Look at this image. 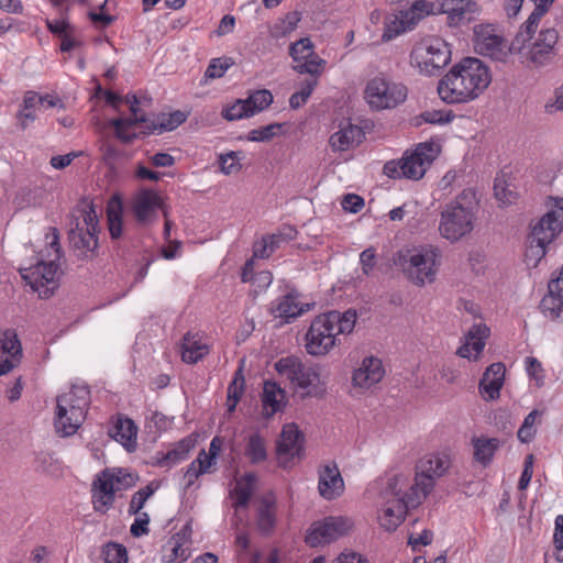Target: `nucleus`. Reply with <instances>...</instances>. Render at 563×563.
<instances>
[{
    "label": "nucleus",
    "mask_w": 563,
    "mask_h": 563,
    "mask_svg": "<svg viewBox=\"0 0 563 563\" xmlns=\"http://www.w3.org/2000/svg\"><path fill=\"white\" fill-rule=\"evenodd\" d=\"M490 334L489 328L485 323L474 324L465 334V342L457 350V355L464 358L472 357V351L474 352V360H477L478 355L483 352L486 340Z\"/></svg>",
    "instance_id": "393cba45"
},
{
    "label": "nucleus",
    "mask_w": 563,
    "mask_h": 563,
    "mask_svg": "<svg viewBox=\"0 0 563 563\" xmlns=\"http://www.w3.org/2000/svg\"><path fill=\"white\" fill-rule=\"evenodd\" d=\"M317 79H306L299 91L292 93L289 98V106L291 109H299L302 107L311 96L312 91L317 87Z\"/></svg>",
    "instance_id": "de8ad7c7"
},
{
    "label": "nucleus",
    "mask_w": 563,
    "mask_h": 563,
    "mask_svg": "<svg viewBox=\"0 0 563 563\" xmlns=\"http://www.w3.org/2000/svg\"><path fill=\"white\" fill-rule=\"evenodd\" d=\"M529 245L526 250V261L528 265L536 267L542 257L547 254V246L543 243L532 242V239L528 238Z\"/></svg>",
    "instance_id": "13d9d810"
},
{
    "label": "nucleus",
    "mask_w": 563,
    "mask_h": 563,
    "mask_svg": "<svg viewBox=\"0 0 563 563\" xmlns=\"http://www.w3.org/2000/svg\"><path fill=\"white\" fill-rule=\"evenodd\" d=\"M451 466L450 455L438 452L424 455L416 466L415 484L410 486L412 493H418L424 499L432 490L434 482L446 474Z\"/></svg>",
    "instance_id": "1a4fd4ad"
},
{
    "label": "nucleus",
    "mask_w": 563,
    "mask_h": 563,
    "mask_svg": "<svg viewBox=\"0 0 563 563\" xmlns=\"http://www.w3.org/2000/svg\"><path fill=\"white\" fill-rule=\"evenodd\" d=\"M194 445L195 442L190 438H185L178 441L174 448L168 450L166 453L157 452L153 457V465L169 470L179 462L186 460Z\"/></svg>",
    "instance_id": "c85d7f7f"
},
{
    "label": "nucleus",
    "mask_w": 563,
    "mask_h": 563,
    "mask_svg": "<svg viewBox=\"0 0 563 563\" xmlns=\"http://www.w3.org/2000/svg\"><path fill=\"white\" fill-rule=\"evenodd\" d=\"M100 152L102 162L111 172H114L120 164L129 159L125 151L120 150L108 141L101 144Z\"/></svg>",
    "instance_id": "ea45409f"
},
{
    "label": "nucleus",
    "mask_w": 563,
    "mask_h": 563,
    "mask_svg": "<svg viewBox=\"0 0 563 563\" xmlns=\"http://www.w3.org/2000/svg\"><path fill=\"white\" fill-rule=\"evenodd\" d=\"M424 147H418L411 155H404L398 161H389L385 163L383 172L393 179L408 178L419 179L424 173Z\"/></svg>",
    "instance_id": "f3484780"
},
{
    "label": "nucleus",
    "mask_w": 563,
    "mask_h": 563,
    "mask_svg": "<svg viewBox=\"0 0 563 563\" xmlns=\"http://www.w3.org/2000/svg\"><path fill=\"white\" fill-rule=\"evenodd\" d=\"M375 250L373 247L365 249L360 254V263L364 275H369L375 266Z\"/></svg>",
    "instance_id": "e2e57ef3"
},
{
    "label": "nucleus",
    "mask_w": 563,
    "mask_h": 563,
    "mask_svg": "<svg viewBox=\"0 0 563 563\" xmlns=\"http://www.w3.org/2000/svg\"><path fill=\"white\" fill-rule=\"evenodd\" d=\"M245 454L253 464L264 462L267 459L265 440L258 433L250 435Z\"/></svg>",
    "instance_id": "79ce46f5"
},
{
    "label": "nucleus",
    "mask_w": 563,
    "mask_h": 563,
    "mask_svg": "<svg viewBox=\"0 0 563 563\" xmlns=\"http://www.w3.org/2000/svg\"><path fill=\"white\" fill-rule=\"evenodd\" d=\"M505 365L500 362L490 364L479 382V393L485 400H495L500 396L505 380Z\"/></svg>",
    "instance_id": "5701e85b"
},
{
    "label": "nucleus",
    "mask_w": 563,
    "mask_h": 563,
    "mask_svg": "<svg viewBox=\"0 0 563 563\" xmlns=\"http://www.w3.org/2000/svg\"><path fill=\"white\" fill-rule=\"evenodd\" d=\"M68 223V239L73 247L82 256H88L98 246L99 221L93 205L77 210Z\"/></svg>",
    "instance_id": "0eeeda50"
},
{
    "label": "nucleus",
    "mask_w": 563,
    "mask_h": 563,
    "mask_svg": "<svg viewBox=\"0 0 563 563\" xmlns=\"http://www.w3.org/2000/svg\"><path fill=\"white\" fill-rule=\"evenodd\" d=\"M384 373L379 358L374 356L365 357L361 365L353 372V387L368 389L382 380Z\"/></svg>",
    "instance_id": "412c9836"
},
{
    "label": "nucleus",
    "mask_w": 563,
    "mask_h": 563,
    "mask_svg": "<svg viewBox=\"0 0 563 563\" xmlns=\"http://www.w3.org/2000/svg\"><path fill=\"white\" fill-rule=\"evenodd\" d=\"M109 232L112 239H118L122 234V210L119 201L110 205L108 208Z\"/></svg>",
    "instance_id": "8fccbe9b"
},
{
    "label": "nucleus",
    "mask_w": 563,
    "mask_h": 563,
    "mask_svg": "<svg viewBox=\"0 0 563 563\" xmlns=\"http://www.w3.org/2000/svg\"><path fill=\"white\" fill-rule=\"evenodd\" d=\"M221 172L225 175H232L241 169L240 157L236 152L221 154L219 157Z\"/></svg>",
    "instance_id": "bf43d9fd"
},
{
    "label": "nucleus",
    "mask_w": 563,
    "mask_h": 563,
    "mask_svg": "<svg viewBox=\"0 0 563 563\" xmlns=\"http://www.w3.org/2000/svg\"><path fill=\"white\" fill-rule=\"evenodd\" d=\"M438 251L432 246L402 249L397 253L395 264L415 286L432 284L438 273Z\"/></svg>",
    "instance_id": "423d86ee"
},
{
    "label": "nucleus",
    "mask_w": 563,
    "mask_h": 563,
    "mask_svg": "<svg viewBox=\"0 0 563 563\" xmlns=\"http://www.w3.org/2000/svg\"><path fill=\"white\" fill-rule=\"evenodd\" d=\"M156 488L157 487H154L153 483H151L134 493L129 505V514L137 515L144 507L146 500L155 493Z\"/></svg>",
    "instance_id": "864d4df0"
},
{
    "label": "nucleus",
    "mask_w": 563,
    "mask_h": 563,
    "mask_svg": "<svg viewBox=\"0 0 563 563\" xmlns=\"http://www.w3.org/2000/svg\"><path fill=\"white\" fill-rule=\"evenodd\" d=\"M451 60L449 44L439 37H429L420 41L410 53V64L419 73L432 76Z\"/></svg>",
    "instance_id": "6e6552de"
},
{
    "label": "nucleus",
    "mask_w": 563,
    "mask_h": 563,
    "mask_svg": "<svg viewBox=\"0 0 563 563\" xmlns=\"http://www.w3.org/2000/svg\"><path fill=\"white\" fill-rule=\"evenodd\" d=\"M356 312L329 311L316 317L306 334V350L313 356L328 354L338 343V335L351 333L355 327Z\"/></svg>",
    "instance_id": "f03ea898"
},
{
    "label": "nucleus",
    "mask_w": 563,
    "mask_h": 563,
    "mask_svg": "<svg viewBox=\"0 0 563 563\" xmlns=\"http://www.w3.org/2000/svg\"><path fill=\"white\" fill-rule=\"evenodd\" d=\"M136 123H144V128L150 124V118L144 113H137L131 118H115L109 121V124L114 129L115 136L125 144L133 142L136 134L129 132V129L134 126Z\"/></svg>",
    "instance_id": "72a5a7b5"
},
{
    "label": "nucleus",
    "mask_w": 563,
    "mask_h": 563,
    "mask_svg": "<svg viewBox=\"0 0 563 563\" xmlns=\"http://www.w3.org/2000/svg\"><path fill=\"white\" fill-rule=\"evenodd\" d=\"M477 212L476 192L471 188L464 189L442 208L438 228L440 235L451 243L461 241L474 230Z\"/></svg>",
    "instance_id": "7ed1b4c3"
},
{
    "label": "nucleus",
    "mask_w": 563,
    "mask_h": 563,
    "mask_svg": "<svg viewBox=\"0 0 563 563\" xmlns=\"http://www.w3.org/2000/svg\"><path fill=\"white\" fill-rule=\"evenodd\" d=\"M163 561L166 563L184 562L189 558L187 548L183 547L178 534L173 536L163 548Z\"/></svg>",
    "instance_id": "a19ab883"
},
{
    "label": "nucleus",
    "mask_w": 563,
    "mask_h": 563,
    "mask_svg": "<svg viewBox=\"0 0 563 563\" xmlns=\"http://www.w3.org/2000/svg\"><path fill=\"white\" fill-rule=\"evenodd\" d=\"M327 65L325 59L321 58L317 53L311 55L308 54L300 62H295L292 69L298 74H307L310 76L309 79H317L321 76Z\"/></svg>",
    "instance_id": "58836bf2"
},
{
    "label": "nucleus",
    "mask_w": 563,
    "mask_h": 563,
    "mask_svg": "<svg viewBox=\"0 0 563 563\" xmlns=\"http://www.w3.org/2000/svg\"><path fill=\"white\" fill-rule=\"evenodd\" d=\"M161 203V197L156 191L152 189L137 191L132 201V210L136 221L143 225L150 223Z\"/></svg>",
    "instance_id": "4be33fe9"
},
{
    "label": "nucleus",
    "mask_w": 563,
    "mask_h": 563,
    "mask_svg": "<svg viewBox=\"0 0 563 563\" xmlns=\"http://www.w3.org/2000/svg\"><path fill=\"white\" fill-rule=\"evenodd\" d=\"M555 209L548 211L531 227L529 239L549 245L559 235L563 225V198L555 199Z\"/></svg>",
    "instance_id": "dca6fc26"
},
{
    "label": "nucleus",
    "mask_w": 563,
    "mask_h": 563,
    "mask_svg": "<svg viewBox=\"0 0 563 563\" xmlns=\"http://www.w3.org/2000/svg\"><path fill=\"white\" fill-rule=\"evenodd\" d=\"M80 154V152H70L65 155H56L51 158L49 164L55 169H64L65 167L69 166L73 161Z\"/></svg>",
    "instance_id": "69168bd1"
},
{
    "label": "nucleus",
    "mask_w": 563,
    "mask_h": 563,
    "mask_svg": "<svg viewBox=\"0 0 563 563\" xmlns=\"http://www.w3.org/2000/svg\"><path fill=\"white\" fill-rule=\"evenodd\" d=\"M210 352L209 345L202 341L199 332L188 331L183 336L181 360L187 364H196Z\"/></svg>",
    "instance_id": "bb28decb"
},
{
    "label": "nucleus",
    "mask_w": 563,
    "mask_h": 563,
    "mask_svg": "<svg viewBox=\"0 0 563 563\" xmlns=\"http://www.w3.org/2000/svg\"><path fill=\"white\" fill-rule=\"evenodd\" d=\"M277 373L301 389H313L318 394L320 384V374L313 366L305 365L297 356L290 355L282 357L275 363Z\"/></svg>",
    "instance_id": "f8f14e48"
},
{
    "label": "nucleus",
    "mask_w": 563,
    "mask_h": 563,
    "mask_svg": "<svg viewBox=\"0 0 563 563\" xmlns=\"http://www.w3.org/2000/svg\"><path fill=\"white\" fill-rule=\"evenodd\" d=\"M539 308L545 318L556 320L563 313V297L547 294L541 299Z\"/></svg>",
    "instance_id": "c03bdc74"
},
{
    "label": "nucleus",
    "mask_w": 563,
    "mask_h": 563,
    "mask_svg": "<svg viewBox=\"0 0 563 563\" xmlns=\"http://www.w3.org/2000/svg\"><path fill=\"white\" fill-rule=\"evenodd\" d=\"M363 136L360 126L347 123L330 136L329 143L333 151L343 152L357 145Z\"/></svg>",
    "instance_id": "c756f323"
},
{
    "label": "nucleus",
    "mask_w": 563,
    "mask_h": 563,
    "mask_svg": "<svg viewBox=\"0 0 563 563\" xmlns=\"http://www.w3.org/2000/svg\"><path fill=\"white\" fill-rule=\"evenodd\" d=\"M466 5L467 2L464 0H441L438 3V12L446 14L449 25L457 26L472 19V16L464 15L463 8Z\"/></svg>",
    "instance_id": "e433bc0d"
},
{
    "label": "nucleus",
    "mask_w": 563,
    "mask_h": 563,
    "mask_svg": "<svg viewBox=\"0 0 563 563\" xmlns=\"http://www.w3.org/2000/svg\"><path fill=\"white\" fill-rule=\"evenodd\" d=\"M256 475L254 473H246L236 481L234 488L230 492V497L233 499L232 506L235 509L247 506L256 483Z\"/></svg>",
    "instance_id": "f704fd0d"
},
{
    "label": "nucleus",
    "mask_w": 563,
    "mask_h": 563,
    "mask_svg": "<svg viewBox=\"0 0 563 563\" xmlns=\"http://www.w3.org/2000/svg\"><path fill=\"white\" fill-rule=\"evenodd\" d=\"M104 563H128L126 549L119 543L109 542L103 548Z\"/></svg>",
    "instance_id": "5fc2aeb1"
},
{
    "label": "nucleus",
    "mask_w": 563,
    "mask_h": 563,
    "mask_svg": "<svg viewBox=\"0 0 563 563\" xmlns=\"http://www.w3.org/2000/svg\"><path fill=\"white\" fill-rule=\"evenodd\" d=\"M327 65L325 59L321 58L317 53L311 55L308 54L300 62H295L292 69L298 74H307L310 76L309 79H317L321 76Z\"/></svg>",
    "instance_id": "4c0bfd02"
},
{
    "label": "nucleus",
    "mask_w": 563,
    "mask_h": 563,
    "mask_svg": "<svg viewBox=\"0 0 563 563\" xmlns=\"http://www.w3.org/2000/svg\"><path fill=\"white\" fill-rule=\"evenodd\" d=\"M276 522L275 507L267 500L262 501L257 511V528L263 533H269Z\"/></svg>",
    "instance_id": "37998d69"
},
{
    "label": "nucleus",
    "mask_w": 563,
    "mask_h": 563,
    "mask_svg": "<svg viewBox=\"0 0 563 563\" xmlns=\"http://www.w3.org/2000/svg\"><path fill=\"white\" fill-rule=\"evenodd\" d=\"M489 68L476 57L463 58L438 82V95L448 104L467 103L477 99L489 86Z\"/></svg>",
    "instance_id": "f257e3e1"
},
{
    "label": "nucleus",
    "mask_w": 563,
    "mask_h": 563,
    "mask_svg": "<svg viewBox=\"0 0 563 563\" xmlns=\"http://www.w3.org/2000/svg\"><path fill=\"white\" fill-rule=\"evenodd\" d=\"M109 435L120 442L129 452L136 448L137 427L130 418L118 417L109 430Z\"/></svg>",
    "instance_id": "cd10ccee"
},
{
    "label": "nucleus",
    "mask_w": 563,
    "mask_h": 563,
    "mask_svg": "<svg viewBox=\"0 0 563 563\" xmlns=\"http://www.w3.org/2000/svg\"><path fill=\"white\" fill-rule=\"evenodd\" d=\"M537 29L538 26L530 25L529 22L526 21L510 43V52H522L525 44L533 40Z\"/></svg>",
    "instance_id": "09e8293b"
},
{
    "label": "nucleus",
    "mask_w": 563,
    "mask_h": 563,
    "mask_svg": "<svg viewBox=\"0 0 563 563\" xmlns=\"http://www.w3.org/2000/svg\"><path fill=\"white\" fill-rule=\"evenodd\" d=\"M407 12H410L411 16H415L417 23L426 14L433 12V4L426 0H417Z\"/></svg>",
    "instance_id": "052dcab7"
},
{
    "label": "nucleus",
    "mask_w": 563,
    "mask_h": 563,
    "mask_svg": "<svg viewBox=\"0 0 563 563\" xmlns=\"http://www.w3.org/2000/svg\"><path fill=\"white\" fill-rule=\"evenodd\" d=\"M273 95L267 89L256 90L252 92L246 99L249 108L252 110V117L266 108L273 102Z\"/></svg>",
    "instance_id": "a18cd8bd"
},
{
    "label": "nucleus",
    "mask_w": 563,
    "mask_h": 563,
    "mask_svg": "<svg viewBox=\"0 0 563 563\" xmlns=\"http://www.w3.org/2000/svg\"><path fill=\"white\" fill-rule=\"evenodd\" d=\"M308 54H310V56L316 54L314 45L309 37H302L291 43L289 46V55L294 63L302 60Z\"/></svg>",
    "instance_id": "603ef678"
},
{
    "label": "nucleus",
    "mask_w": 563,
    "mask_h": 563,
    "mask_svg": "<svg viewBox=\"0 0 563 563\" xmlns=\"http://www.w3.org/2000/svg\"><path fill=\"white\" fill-rule=\"evenodd\" d=\"M46 242L51 251L49 261H40L35 265L21 271L22 278L32 288L38 292L41 298L51 297L57 288L58 265L60 258L59 233L56 228H49L46 234Z\"/></svg>",
    "instance_id": "20e7f679"
},
{
    "label": "nucleus",
    "mask_w": 563,
    "mask_h": 563,
    "mask_svg": "<svg viewBox=\"0 0 563 563\" xmlns=\"http://www.w3.org/2000/svg\"><path fill=\"white\" fill-rule=\"evenodd\" d=\"M232 65L230 58H213L205 71V80L217 79L224 76L225 71Z\"/></svg>",
    "instance_id": "6e6d98bb"
},
{
    "label": "nucleus",
    "mask_w": 563,
    "mask_h": 563,
    "mask_svg": "<svg viewBox=\"0 0 563 563\" xmlns=\"http://www.w3.org/2000/svg\"><path fill=\"white\" fill-rule=\"evenodd\" d=\"M312 305L300 303L299 295L290 291L271 303L269 311L275 318L282 319L284 322L289 323L306 311H309Z\"/></svg>",
    "instance_id": "aec40b11"
},
{
    "label": "nucleus",
    "mask_w": 563,
    "mask_h": 563,
    "mask_svg": "<svg viewBox=\"0 0 563 563\" xmlns=\"http://www.w3.org/2000/svg\"><path fill=\"white\" fill-rule=\"evenodd\" d=\"M282 128L279 123H272L266 126L254 129L249 133V140L252 142H267L271 141Z\"/></svg>",
    "instance_id": "4d7b16f0"
},
{
    "label": "nucleus",
    "mask_w": 563,
    "mask_h": 563,
    "mask_svg": "<svg viewBox=\"0 0 563 563\" xmlns=\"http://www.w3.org/2000/svg\"><path fill=\"white\" fill-rule=\"evenodd\" d=\"M284 398V391L274 382H265L262 396L263 415L271 418L280 410V399Z\"/></svg>",
    "instance_id": "c9c22d12"
},
{
    "label": "nucleus",
    "mask_w": 563,
    "mask_h": 563,
    "mask_svg": "<svg viewBox=\"0 0 563 563\" xmlns=\"http://www.w3.org/2000/svg\"><path fill=\"white\" fill-rule=\"evenodd\" d=\"M150 522V517L146 512H142L134 521V523L131 526V534L133 537H141L143 534L148 533L147 525Z\"/></svg>",
    "instance_id": "0e129e2a"
},
{
    "label": "nucleus",
    "mask_w": 563,
    "mask_h": 563,
    "mask_svg": "<svg viewBox=\"0 0 563 563\" xmlns=\"http://www.w3.org/2000/svg\"><path fill=\"white\" fill-rule=\"evenodd\" d=\"M407 87L401 82L390 81L384 77H375L367 82L365 98L372 109L385 110L396 108L405 102Z\"/></svg>",
    "instance_id": "9d476101"
},
{
    "label": "nucleus",
    "mask_w": 563,
    "mask_h": 563,
    "mask_svg": "<svg viewBox=\"0 0 563 563\" xmlns=\"http://www.w3.org/2000/svg\"><path fill=\"white\" fill-rule=\"evenodd\" d=\"M407 486V477L404 475H394L388 478L387 486L384 492V497L388 499V503L397 500L399 498L407 497L408 493H404L402 488Z\"/></svg>",
    "instance_id": "49530a36"
},
{
    "label": "nucleus",
    "mask_w": 563,
    "mask_h": 563,
    "mask_svg": "<svg viewBox=\"0 0 563 563\" xmlns=\"http://www.w3.org/2000/svg\"><path fill=\"white\" fill-rule=\"evenodd\" d=\"M353 527V521L343 516H329L317 520L308 528L305 542L310 548L330 544L345 536Z\"/></svg>",
    "instance_id": "9b49d317"
},
{
    "label": "nucleus",
    "mask_w": 563,
    "mask_h": 563,
    "mask_svg": "<svg viewBox=\"0 0 563 563\" xmlns=\"http://www.w3.org/2000/svg\"><path fill=\"white\" fill-rule=\"evenodd\" d=\"M187 117L181 111L172 113H161L150 119V124L145 126V134H161L165 131H173L186 121Z\"/></svg>",
    "instance_id": "2f4dec72"
},
{
    "label": "nucleus",
    "mask_w": 563,
    "mask_h": 563,
    "mask_svg": "<svg viewBox=\"0 0 563 563\" xmlns=\"http://www.w3.org/2000/svg\"><path fill=\"white\" fill-rule=\"evenodd\" d=\"M472 445L474 449V460L486 467L493 462L495 453L501 445V441L497 438L482 435L473 438Z\"/></svg>",
    "instance_id": "7c9ffc66"
},
{
    "label": "nucleus",
    "mask_w": 563,
    "mask_h": 563,
    "mask_svg": "<svg viewBox=\"0 0 563 563\" xmlns=\"http://www.w3.org/2000/svg\"><path fill=\"white\" fill-rule=\"evenodd\" d=\"M475 51L498 62H506L510 53L505 38L492 24H479L474 27Z\"/></svg>",
    "instance_id": "4468645a"
},
{
    "label": "nucleus",
    "mask_w": 563,
    "mask_h": 563,
    "mask_svg": "<svg viewBox=\"0 0 563 563\" xmlns=\"http://www.w3.org/2000/svg\"><path fill=\"white\" fill-rule=\"evenodd\" d=\"M553 545L556 551H563V515L556 516L554 520Z\"/></svg>",
    "instance_id": "338daca9"
},
{
    "label": "nucleus",
    "mask_w": 563,
    "mask_h": 563,
    "mask_svg": "<svg viewBox=\"0 0 563 563\" xmlns=\"http://www.w3.org/2000/svg\"><path fill=\"white\" fill-rule=\"evenodd\" d=\"M319 494L327 500H333L344 492V481L335 462H330L319 470Z\"/></svg>",
    "instance_id": "6ab92c4d"
},
{
    "label": "nucleus",
    "mask_w": 563,
    "mask_h": 563,
    "mask_svg": "<svg viewBox=\"0 0 563 563\" xmlns=\"http://www.w3.org/2000/svg\"><path fill=\"white\" fill-rule=\"evenodd\" d=\"M418 493H410L407 497L390 501L383 514L379 515V523L387 531H394L402 522L405 515L409 508H416L421 504Z\"/></svg>",
    "instance_id": "a211bd4d"
},
{
    "label": "nucleus",
    "mask_w": 563,
    "mask_h": 563,
    "mask_svg": "<svg viewBox=\"0 0 563 563\" xmlns=\"http://www.w3.org/2000/svg\"><path fill=\"white\" fill-rule=\"evenodd\" d=\"M222 117L228 121L240 120L252 117V110L249 108L245 99H238L233 104L222 110Z\"/></svg>",
    "instance_id": "3c124183"
},
{
    "label": "nucleus",
    "mask_w": 563,
    "mask_h": 563,
    "mask_svg": "<svg viewBox=\"0 0 563 563\" xmlns=\"http://www.w3.org/2000/svg\"><path fill=\"white\" fill-rule=\"evenodd\" d=\"M303 435L295 423L284 426L277 441V454L290 457L299 456L303 446Z\"/></svg>",
    "instance_id": "a878e982"
},
{
    "label": "nucleus",
    "mask_w": 563,
    "mask_h": 563,
    "mask_svg": "<svg viewBox=\"0 0 563 563\" xmlns=\"http://www.w3.org/2000/svg\"><path fill=\"white\" fill-rule=\"evenodd\" d=\"M345 211L356 213L364 207V199L355 194H347L341 202Z\"/></svg>",
    "instance_id": "680f3d73"
},
{
    "label": "nucleus",
    "mask_w": 563,
    "mask_h": 563,
    "mask_svg": "<svg viewBox=\"0 0 563 563\" xmlns=\"http://www.w3.org/2000/svg\"><path fill=\"white\" fill-rule=\"evenodd\" d=\"M415 25V16H411L410 12L400 11L399 14L393 15L385 21L382 40L385 42L391 41L401 33L412 30Z\"/></svg>",
    "instance_id": "473e14b6"
},
{
    "label": "nucleus",
    "mask_w": 563,
    "mask_h": 563,
    "mask_svg": "<svg viewBox=\"0 0 563 563\" xmlns=\"http://www.w3.org/2000/svg\"><path fill=\"white\" fill-rule=\"evenodd\" d=\"M90 402L87 386L74 385L68 393L57 397L55 430L62 437L77 432L84 422Z\"/></svg>",
    "instance_id": "39448f33"
},
{
    "label": "nucleus",
    "mask_w": 563,
    "mask_h": 563,
    "mask_svg": "<svg viewBox=\"0 0 563 563\" xmlns=\"http://www.w3.org/2000/svg\"><path fill=\"white\" fill-rule=\"evenodd\" d=\"M558 40L559 34L555 29H543L536 38L525 44L522 52L510 53L520 55L536 66H543L554 57Z\"/></svg>",
    "instance_id": "2eb2a0df"
},
{
    "label": "nucleus",
    "mask_w": 563,
    "mask_h": 563,
    "mask_svg": "<svg viewBox=\"0 0 563 563\" xmlns=\"http://www.w3.org/2000/svg\"><path fill=\"white\" fill-rule=\"evenodd\" d=\"M22 347L18 335L13 331H7L0 338V375L13 369L21 357Z\"/></svg>",
    "instance_id": "b1692460"
},
{
    "label": "nucleus",
    "mask_w": 563,
    "mask_h": 563,
    "mask_svg": "<svg viewBox=\"0 0 563 563\" xmlns=\"http://www.w3.org/2000/svg\"><path fill=\"white\" fill-rule=\"evenodd\" d=\"M332 563H371L365 556L356 552L341 553Z\"/></svg>",
    "instance_id": "774afa93"
},
{
    "label": "nucleus",
    "mask_w": 563,
    "mask_h": 563,
    "mask_svg": "<svg viewBox=\"0 0 563 563\" xmlns=\"http://www.w3.org/2000/svg\"><path fill=\"white\" fill-rule=\"evenodd\" d=\"M130 478V474H124L122 470L110 472L104 470L92 483V503L93 509L98 512L106 514L114 501V494L121 489L123 479Z\"/></svg>",
    "instance_id": "ddd939ff"
}]
</instances>
